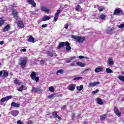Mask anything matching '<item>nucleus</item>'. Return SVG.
<instances>
[{"label":"nucleus","mask_w":124,"mask_h":124,"mask_svg":"<svg viewBox=\"0 0 124 124\" xmlns=\"http://www.w3.org/2000/svg\"><path fill=\"white\" fill-rule=\"evenodd\" d=\"M3 76L6 78L7 77V76H8V72L7 71H5L3 73Z\"/></svg>","instance_id":"nucleus-39"},{"label":"nucleus","mask_w":124,"mask_h":124,"mask_svg":"<svg viewBox=\"0 0 124 124\" xmlns=\"http://www.w3.org/2000/svg\"><path fill=\"white\" fill-rule=\"evenodd\" d=\"M10 29V25L9 24H7L5 28L3 29V32H5V31H8L9 29Z\"/></svg>","instance_id":"nucleus-19"},{"label":"nucleus","mask_w":124,"mask_h":124,"mask_svg":"<svg viewBox=\"0 0 124 124\" xmlns=\"http://www.w3.org/2000/svg\"><path fill=\"white\" fill-rule=\"evenodd\" d=\"M28 41L29 42H32L33 43L34 42V38L31 36H30V37L28 39Z\"/></svg>","instance_id":"nucleus-29"},{"label":"nucleus","mask_w":124,"mask_h":124,"mask_svg":"<svg viewBox=\"0 0 124 124\" xmlns=\"http://www.w3.org/2000/svg\"><path fill=\"white\" fill-rule=\"evenodd\" d=\"M3 24H4V20L2 18L0 17V27H1Z\"/></svg>","instance_id":"nucleus-31"},{"label":"nucleus","mask_w":124,"mask_h":124,"mask_svg":"<svg viewBox=\"0 0 124 124\" xmlns=\"http://www.w3.org/2000/svg\"><path fill=\"white\" fill-rule=\"evenodd\" d=\"M77 65H78V66H81V67H85V66L86 65V64L84 63H83L82 62H77Z\"/></svg>","instance_id":"nucleus-22"},{"label":"nucleus","mask_w":124,"mask_h":124,"mask_svg":"<svg viewBox=\"0 0 124 124\" xmlns=\"http://www.w3.org/2000/svg\"><path fill=\"white\" fill-rule=\"evenodd\" d=\"M54 96V94H52L51 95H49L48 97L49 99H51Z\"/></svg>","instance_id":"nucleus-49"},{"label":"nucleus","mask_w":124,"mask_h":124,"mask_svg":"<svg viewBox=\"0 0 124 124\" xmlns=\"http://www.w3.org/2000/svg\"><path fill=\"white\" fill-rule=\"evenodd\" d=\"M59 73H60V74H62L63 73V70H62V69L59 70L57 72V75H59Z\"/></svg>","instance_id":"nucleus-36"},{"label":"nucleus","mask_w":124,"mask_h":124,"mask_svg":"<svg viewBox=\"0 0 124 124\" xmlns=\"http://www.w3.org/2000/svg\"><path fill=\"white\" fill-rule=\"evenodd\" d=\"M1 66V63L0 62V67Z\"/></svg>","instance_id":"nucleus-62"},{"label":"nucleus","mask_w":124,"mask_h":124,"mask_svg":"<svg viewBox=\"0 0 124 124\" xmlns=\"http://www.w3.org/2000/svg\"><path fill=\"white\" fill-rule=\"evenodd\" d=\"M68 24H67V25H66L65 26V29H68Z\"/></svg>","instance_id":"nucleus-58"},{"label":"nucleus","mask_w":124,"mask_h":124,"mask_svg":"<svg viewBox=\"0 0 124 124\" xmlns=\"http://www.w3.org/2000/svg\"><path fill=\"white\" fill-rule=\"evenodd\" d=\"M3 44H4V42L3 41H0V45H3Z\"/></svg>","instance_id":"nucleus-55"},{"label":"nucleus","mask_w":124,"mask_h":124,"mask_svg":"<svg viewBox=\"0 0 124 124\" xmlns=\"http://www.w3.org/2000/svg\"><path fill=\"white\" fill-rule=\"evenodd\" d=\"M119 79L121 80V81H122L123 82H124V77L123 76H119Z\"/></svg>","instance_id":"nucleus-35"},{"label":"nucleus","mask_w":124,"mask_h":124,"mask_svg":"<svg viewBox=\"0 0 124 124\" xmlns=\"http://www.w3.org/2000/svg\"><path fill=\"white\" fill-rule=\"evenodd\" d=\"M23 90H24V85H22L18 89V92H22Z\"/></svg>","instance_id":"nucleus-37"},{"label":"nucleus","mask_w":124,"mask_h":124,"mask_svg":"<svg viewBox=\"0 0 124 124\" xmlns=\"http://www.w3.org/2000/svg\"><path fill=\"white\" fill-rule=\"evenodd\" d=\"M123 101H124V98H123V100H122Z\"/></svg>","instance_id":"nucleus-64"},{"label":"nucleus","mask_w":124,"mask_h":124,"mask_svg":"<svg viewBox=\"0 0 124 124\" xmlns=\"http://www.w3.org/2000/svg\"><path fill=\"white\" fill-rule=\"evenodd\" d=\"M98 10H99L100 12L103 11V9L100 7H98Z\"/></svg>","instance_id":"nucleus-48"},{"label":"nucleus","mask_w":124,"mask_h":124,"mask_svg":"<svg viewBox=\"0 0 124 124\" xmlns=\"http://www.w3.org/2000/svg\"><path fill=\"white\" fill-rule=\"evenodd\" d=\"M91 70V68H88V69H85L83 71V72H86V71H89Z\"/></svg>","instance_id":"nucleus-54"},{"label":"nucleus","mask_w":124,"mask_h":124,"mask_svg":"<svg viewBox=\"0 0 124 124\" xmlns=\"http://www.w3.org/2000/svg\"><path fill=\"white\" fill-rule=\"evenodd\" d=\"M5 98H6V101H8L9 99H11V98H12V95L7 96L5 97Z\"/></svg>","instance_id":"nucleus-33"},{"label":"nucleus","mask_w":124,"mask_h":124,"mask_svg":"<svg viewBox=\"0 0 124 124\" xmlns=\"http://www.w3.org/2000/svg\"><path fill=\"white\" fill-rule=\"evenodd\" d=\"M108 115V114H107V113H106L105 114L101 115L100 116V121H105V120H106V119H107Z\"/></svg>","instance_id":"nucleus-13"},{"label":"nucleus","mask_w":124,"mask_h":124,"mask_svg":"<svg viewBox=\"0 0 124 124\" xmlns=\"http://www.w3.org/2000/svg\"><path fill=\"white\" fill-rule=\"evenodd\" d=\"M28 60L27 57L21 58L19 59V65L21 66L22 69H25V67H26L27 63H28Z\"/></svg>","instance_id":"nucleus-1"},{"label":"nucleus","mask_w":124,"mask_h":124,"mask_svg":"<svg viewBox=\"0 0 124 124\" xmlns=\"http://www.w3.org/2000/svg\"><path fill=\"white\" fill-rule=\"evenodd\" d=\"M55 90L54 89V88L52 86L49 87V92H54Z\"/></svg>","instance_id":"nucleus-41"},{"label":"nucleus","mask_w":124,"mask_h":124,"mask_svg":"<svg viewBox=\"0 0 124 124\" xmlns=\"http://www.w3.org/2000/svg\"><path fill=\"white\" fill-rule=\"evenodd\" d=\"M17 24L19 28H20V29H23L25 27V25H24V23L23 22H22V21H18Z\"/></svg>","instance_id":"nucleus-17"},{"label":"nucleus","mask_w":124,"mask_h":124,"mask_svg":"<svg viewBox=\"0 0 124 124\" xmlns=\"http://www.w3.org/2000/svg\"><path fill=\"white\" fill-rule=\"evenodd\" d=\"M28 2H29V4H31L33 6V7H35L36 6V3L34 2L33 0H28Z\"/></svg>","instance_id":"nucleus-16"},{"label":"nucleus","mask_w":124,"mask_h":124,"mask_svg":"<svg viewBox=\"0 0 124 124\" xmlns=\"http://www.w3.org/2000/svg\"><path fill=\"white\" fill-rule=\"evenodd\" d=\"M75 59H76V57L75 56H74L73 57H71V58L67 59L66 61L67 63H69L72 61V60H74Z\"/></svg>","instance_id":"nucleus-27"},{"label":"nucleus","mask_w":124,"mask_h":124,"mask_svg":"<svg viewBox=\"0 0 124 124\" xmlns=\"http://www.w3.org/2000/svg\"><path fill=\"white\" fill-rule=\"evenodd\" d=\"M102 70H103V68L102 67H96L95 69V72H96V73H98V72H101Z\"/></svg>","instance_id":"nucleus-24"},{"label":"nucleus","mask_w":124,"mask_h":124,"mask_svg":"<svg viewBox=\"0 0 124 124\" xmlns=\"http://www.w3.org/2000/svg\"><path fill=\"white\" fill-rule=\"evenodd\" d=\"M48 27V25L47 24H44L42 25V28H47Z\"/></svg>","instance_id":"nucleus-51"},{"label":"nucleus","mask_w":124,"mask_h":124,"mask_svg":"<svg viewBox=\"0 0 124 124\" xmlns=\"http://www.w3.org/2000/svg\"><path fill=\"white\" fill-rule=\"evenodd\" d=\"M72 38L75 39V41L78 43H83L85 41V37H81L79 36L72 35Z\"/></svg>","instance_id":"nucleus-2"},{"label":"nucleus","mask_w":124,"mask_h":124,"mask_svg":"<svg viewBox=\"0 0 124 124\" xmlns=\"http://www.w3.org/2000/svg\"><path fill=\"white\" fill-rule=\"evenodd\" d=\"M35 77H36V74L34 72H32L31 74V78L32 80H34L35 79Z\"/></svg>","instance_id":"nucleus-23"},{"label":"nucleus","mask_w":124,"mask_h":124,"mask_svg":"<svg viewBox=\"0 0 124 124\" xmlns=\"http://www.w3.org/2000/svg\"><path fill=\"white\" fill-rule=\"evenodd\" d=\"M106 18V16L103 14L100 15V19H101V20H104V19H105Z\"/></svg>","instance_id":"nucleus-34"},{"label":"nucleus","mask_w":124,"mask_h":124,"mask_svg":"<svg viewBox=\"0 0 124 124\" xmlns=\"http://www.w3.org/2000/svg\"><path fill=\"white\" fill-rule=\"evenodd\" d=\"M41 10L42 11H44V12H46V13H48V12H49L50 10L47 8H46L45 6H43L41 7Z\"/></svg>","instance_id":"nucleus-18"},{"label":"nucleus","mask_w":124,"mask_h":124,"mask_svg":"<svg viewBox=\"0 0 124 124\" xmlns=\"http://www.w3.org/2000/svg\"><path fill=\"white\" fill-rule=\"evenodd\" d=\"M2 75V71H0V76H1Z\"/></svg>","instance_id":"nucleus-60"},{"label":"nucleus","mask_w":124,"mask_h":124,"mask_svg":"<svg viewBox=\"0 0 124 124\" xmlns=\"http://www.w3.org/2000/svg\"><path fill=\"white\" fill-rule=\"evenodd\" d=\"M60 14H61V10H58L56 13L55 15L54 16V21H55V22L57 21L58 18L59 17V15H60Z\"/></svg>","instance_id":"nucleus-7"},{"label":"nucleus","mask_w":124,"mask_h":124,"mask_svg":"<svg viewBox=\"0 0 124 124\" xmlns=\"http://www.w3.org/2000/svg\"><path fill=\"white\" fill-rule=\"evenodd\" d=\"M34 80L36 81V82H38L39 80V78L35 77Z\"/></svg>","instance_id":"nucleus-50"},{"label":"nucleus","mask_w":124,"mask_h":124,"mask_svg":"<svg viewBox=\"0 0 124 124\" xmlns=\"http://www.w3.org/2000/svg\"><path fill=\"white\" fill-rule=\"evenodd\" d=\"M97 102L98 104H99L100 105H102L103 104V102H102V100L99 98H97Z\"/></svg>","instance_id":"nucleus-28"},{"label":"nucleus","mask_w":124,"mask_h":124,"mask_svg":"<svg viewBox=\"0 0 124 124\" xmlns=\"http://www.w3.org/2000/svg\"><path fill=\"white\" fill-rule=\"evenodd\" d=\"M100 82L99 81L93 82V83H89V87H94V86H96V85H99Z\"/></svg>","instance_id":"nucleus-20"},{"label":"nucleus","mask_w":124,"mask_h":124,"mask_svg":"<svg viewBox=\"0 0 124 124\" xmlns=\"http://www.w3.org/2000/svg\"><path fill=\"white\" fill-rule=\"evenodd\" d=\"M66 49L67 52H69L71 50V47H70V44L68 42H65Z\"/></svg>","instance_id":"nucleus-8"},{"label":"nucleus","mask_w":124,"mask_h":124,"mask_svg":"<svg viewBox=\"0 0 124 124\" xmlns=\"http://www.w3.org/2000/svg\"><path fill=\"white\" fill-rule=\"evenodd\" d=\"M12 14H13L14 18H15V19H18V12H17V11L16 10H14L13 11Z\"/></svg>","instance_id":"nucleus-14"},{"label":"nucleus","mask_w":124,"mask_h":124,"mask_svg":"<svg viewBox=\"0 0 124 124\" xmlns=\"http://www.w3.org/2000/svg\"><path fill=\"white\" fill-rule=\"evenodd\" d=\"M52 116L54 117V118H57L59 120H61V118L60 117L58 114H57V112L56 111H54L52 112Z\"/></svg>","instance_id":"nucleus-21"},{"label":"nucleus","mask_w":124,"mask_h":124,"mask_svg":"<svg viewBox=\"0 0 124 124\" xmlns=\"http://www.w3.org/2000/svg\"><path fill=\"white\" fill-rule=\"evenodd\" d=\"M81 8V6L80 5H77L75 8L76 11H79V10Z\"/></svg>","instance_id":"nucleus-40"},{"label":"nucleus","mask_w":124,"mask_h":124,"mask_svg":"<svg viewBox=\"0 0 124 124\" xmlns=\"http://www.w3.org/2000/svg\"><path fill=\"white\" fill-rule=\"evenodd\" d=\"M108 65H113L114 64V61H113V58L112 57H109L108 59Z\"/></svg>","instance_id":"nucleus-9"},{"label":"nucleus","mask_w":124,"mask_h":124,"mask_svg":"<svg viewBox=\"0 0 124 124\" xmlns=\"http://www.w3.org/2000/svg\"><path fill=\"white\" fill-rule=\"evenodd\" d=\"M65 108H66V106H65V105H64L63 107H62V109H65Z\"/></svg>","instance_id":"nucleus-57"},{"label":"nucleus","mask_w":124,"mask_h":124,"mask_svg":"<svg viewBox=\"0 0 124 124\" xmlns=\"http://www.w3.org/2000/svg\"><path fill=\"white\" fill-rule=\"evenodd\" d=\"M0 117H1V114H0Z\"/></svg>","instance_id":"nucleus-63"},{"label":"nucleus","mask_w":124,"mask_h":124,"mask_svg":"<svg viewBox=\"0 0 124 124\" xmlns=\"http://www.w3.org/2000/svg\"><path fill=\"white\" fill-rule=\"evenodd\" d=\"M107 73H113V71L111 69L108 68L106 69Z\"/></svg>","instance_id":"nucleus-32"},{"label":"nucleus","mask_w":124,"mask_h":124,"mask_svg":"<svg viewBox=\"0 0 124 124\" xmlns=\"http://www.w3.org/2000/svg\"><path fill=\"white\" fill-rule=\"evenodd\" d=\"M118 28H119V29H123L124 28V23L123 24H121L120 25L118 26Z\"/></svg>","instance_id":"nucleus-42"},{"label":"nucleus","mask_w":124,"mask_h":124,"mask_svg":"<svg viewBox=\"0 0 124 124\" xmlns=\"http://www.w3.org/2000/svg\"><path fill=\"white\" fill-rule=\"evenodd\" d=\"M45 61H44V60H41L40 62L41 64H44V62Z\"/></svg>","instance_id":"nucleus-52"},{"label":"nucleus","mask_w":124,"mask_h":124,"mask_svg":"<svg viewBox=\"0 0 124 124\" xmlns=\"http://www.w3.org/2000/svg\"><path fill=\"white\" fill-rule=\"evenodd\" d=\"M71 66H75V64L74 63H72L70 64Z\"/></svg>","instance_id":"nucleus-56"},{"label":"nucleus","mask_w":124,"mask_h":124,"mask_svg":"<svg viewBox=\"0 0 124 124\" xmlns=\"http://www.w3.org/2000/svg\"><path fill=\"white\" fill-rule=\"evenodd\" d=\"M32 122H30V123H28V124H32Z\"/></svg>","instance_id":"nucleus-61"},{"label":"nucleus","mask_w":124,"mask_h":124,"mask_svg":"<svg viewBox=\"0 0 124 124\" xmlns=\"http://www.w3.org/2000/svg\"><path fill=\"white\" fill-rule=\"evenodd\" d=\"M83 85L82 84L80 86H77V89L78 91H81L83 90Z\"/></svg>","instance_id":"nucleus-30"},{"label":"nucleus","mask_w":124,"mask_h":124,"mask_svg":"<svg viewBox=\"0 0 124 124\" xmlns=\"http://www.w3.org/2000/svg\"><path fill=\"white\" fill-rule=\"evenodd\" d=\"M20 52H27V49L26 48H23L20 50Z\"/></svg>","instance_id":"nucleus-53"},{"label":"nucleus","mask_w":124,"mask_h":124,"mask_svg":"<svg viewBox=\"0 0 124 124\" xmlns=\"http://www.w3.org/2000/svg\"><path fill=\"white\" fill-rule=\"evenodd\" d=\"M114 111L116 116H117L118 117H121V114L119 111V109H118V108L116 107L114 108Z\"/></svg>","instance_id":"nucleus-11"},{"label":"nucleus","mask_w":124,"mask_h":124,"mask_svg":"<svg viewBox=\"0 0 124 124\" xmlns=\"http://www.w3.org/2000/svg\"><path fill=\"white\" fill-rule=\"evenodd\" d=\"M76 87V85L75 84H70L68 86V89L69 91H71L72 92L75 90V88Z\"/></svg>","instance_id":"nucleus-6"},{"label":"nucleus","mask_w":124,"mask_h":124,"mask_svg":"<svg viewBox=\"0 0 124 124\" xmlns=\"http://www.w3.org/2000/svg\"><path fill=\"white\" fill-rule=\"evenodd\" d=\"M50 18L49 17V16H44L42 18V21H48V20H50Z\"/></svg>","instance_id":"nucleus-26"},{"label":"nucleus","mask_w":124,"mask_h":124,"mask_svg":"<svg viewBox=\"0 0 124 124\" xmlns=\"http://www.w3.org/2000/svg\"><path fill=\"white\" fill-rule=\"evenodd\" d=\"M65 45V42H61L58 46V49H61V48H62L63 46Z\"/></svg>","instance_id":"nucleus-25"},{"label":"nucleus","mask_w":124,"mask_h":124,"mask_svg":"<svg viewBox=\"0 0 124 124\" xmlns=\"http://www.w3.org/2000/svg\"><path fill=\"white\" fill-rule=\"evenodd\" d=\"M11 114L14 117H16L18 115V114H19V111L16 110H13L11 111Z\"/></svg>","instance_id":"nucleus-15"},{"label":"nucleus","mask_w":124,"mask_h":124,"mask_svg":"<svg viewBox=\"0 0 124 124\" xmlns=\"http://www.w3.org/2000/svg\"><path fill=\"white\" fill-rule=\"evenodd\" d=\"M14 83L16 84H19V81L18 80V79H16L14 80Z\"/></svg>","instance_id":"nucleus-47"},{"label":"nucleus","mask_w":124,"mask_h":124,"mask_svg":"<svg viewBox=\"0 0 124 124\" xmlns=\"http://www.w3.org/2000/svg\"><path fill=\"white\" fill-rule=\"evenodd\" d=\"M116 30V28L112 27H108L106 30V32L108 34H113L114 33V31Z\"/></svg>","instance_id":"nucleus-3"},{"label":"nucleus","mask_w":124,"mask_h":124,"mask_svg":"<svg viewBox=\"0 0 124 124\" xmlns=\"http://www.w3.org/2000/svg\"><path fill=\"white\" fill-rule=\"evenodd\" d=\"M17 124H24L21 120H18L16 122Z\"/></svg>","instance_id":"nucleus-45"},{"label":"nucleus","mask_w":124,"mask_h":124,"mask_svg":"<svg viewBox=\"0 0 124 124\" xmlns=\"http://www.w3.org/2000/svg\"><path fill=\"white\" fill-rule=\"evenodd\" d=\"M32 14H33L34 15H37V13H36V12H33Z\"/></svg>","instance_id":"nucleus-59"},{"label":"nucleus","mask_w":124,"mask_h":124,"mask_svg":"<svg viewBox=\"0 0 124 124\" xmlns=\"http://www.w3.org/2000/svg\"><path fill=\"white\" fill-rule=\"evenodd\" d=\"M123 10L120 8H117L113 12V15H119V14H123Z\"/></svg>","instance_id":"nucleus-4"},{"label":"nucleus","mask_w":124,"mask_h":124,"mask_svg":"<svg viewBox=\"0 0 124 124\" xmlns=\"http://www.w3.org/2000/svg\"><path fill=\"white\" fill-rule=\"evenodd\" d=\"M46 54L49 56L51 58H53V57H54V56L55 57H57V54L56 53V52L55 51H47L46 52Z\"/></svg>","instance_id":"nucleus-5"},{"label":"nucleus","mask_w":124,"mask_h":124,"mask_svg":"<svg viewBox=\"0 0 124 124\" xmlns=\"http://www.w3.org/2000/svg\"><path fill=\"white\" fill-rule=\"evenodd\" d=\"M82 78L81 77H78L74 78V80L75 81L76 80H81Z\"/></svg>","instance_id":"nucleus-38"},{"label":"nucleus","mask_w":124,"mask_h":124,"mask_svg":"<svg viewBox=\"0 0 124 124\" xmlns=\"http://www.w3.org/2000/svg\"><path fill=\"white\" fill-rule=\"evenodd\" d=\"M78 58L80 59H87L88 58L87 57H85L83 56H78Z\"/></svg>","instance_id":"nucleus-46"},{"label":"nucleus","mask_w":124,"mask_h":124,"mask_svg":"<svg viewBox=\"0 0 124 124\" xmlns=\"http://www.w3.org/2000/svg\"><path fill=\"white\" fill-rule=\"evenodd\" d=\"M99 92V90H96L95 91L92 92V94H95V93H98Z\"/></svg>","instance_id":"nucleus-44"},{"label":"nucleus","mask_w":124,"mask_h":124,"mask_svg":"<svg viewBox=\"0 0 124 124\" xmlns=\"http://www.w3.org/2000/svg\"><path fill=\"white\" fill-rule=\"evenodd\" d=\"M12 107H15V108H19L20 107V104L12 102L11 104Z\"/></svg>","instance_id":"nucleus-10"},{"label":"nucleus","mask_w":124,"mask_h":124,"mask_svg":"<svg viewBox=\"0 0 124 124\" xmlns=\"http://www.w3.org/2000/svg\"><path fill=\"white\" fill-rule=\"evenodd\" d=\"M0 101H1V102H5V101H6V99L5 98V97L2 98L1 99Z\"/></svg>","instance_id":"nucleus-43"},{"label":"nucleus","mask_w":124,"mask_h":124,"mask_svg":"<svg viewBox=\"0 0 124 124\" xmlns=\"http://www.w3.org/2000/svg\"><path fill=\"white\" fill-rule=\"evenodd\" d=\"M32 92H33L34 93H38L39 92H41V87H38L37 88L32 87Z\"/></svg>","instance_id":"nucleus-12"}]
</instances>
